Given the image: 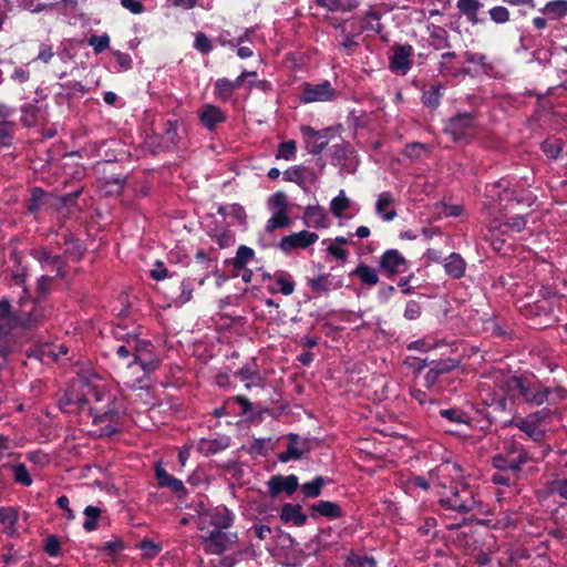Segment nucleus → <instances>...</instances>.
Returning a JSON list of instances; mask_svg holds the SVG:
<instances>
[{
  "mask_svg": "<svg viewBox=\"0 0 567 567\" xmlns=\"http://www.w3.org/2000/svg\"><path fill=\"white\" fill-rule=\"evenodd\" d=\"M499 391H506L516 409L522 405L557 406L567 400V389L561 384L549 386L535 374H506L496 381Z\"/></svg>",
  "mask_w": 567,
  "mask_h": 567,
  "instance_id": "f257e3e1",
  "label": "nucleus"
},
{
  "mask_svg": "<svg viewBox=\"0 0 567 567\" xmlns=\"http://www.w3.org/2000/svg\"><path fill=\"white\" fill-rule=\"evenodd\" d=\"M437 483L435 485L437 504L445 511L460 515L468 513L485 515L487 505L480 497L477 488L461 478L449 477L450 464L436 468Z\"/></svg>",
  "mask_w": 567,
  "mask_h": 567,
  "instance_id": "f03ea898",
  "label": "nucleus"
},
{
  "mask_svg": "<svg viewBox=\"0 0 567 567\" xmlns=\"http://www.w3.org/2000/svg\"><path fill=\"white\" fill-rule=\"evenodd\" d=\"M442 132L457 145L465 146L480 133V122L476 113L457 112L443 121Z\"/></svg>",
  "mask_w": 567,
  "mask_h": 567,
  "instance_id": "7ed1b4c3",
  "label": "nucleus"
},
{
  "mask_svg": "<svg viewBox=\"0 0 567 567\" xmlns=\"http://www.w3.org/2000/svg\"><path fill=\"white\" fill-rule=\"evenodd\" d=\"M529 462H537V458L523 443L514 439L506 441L503 451L492 457V465L495 470H511V473L519 475L523 467Z\"/></svg>",
  "mask_w": 567,
  "mask_h": 567,
  "instance_id": "20e7f679",
  "label": "nucleus"
},
{
  "mask_svg": "<svg viewBox=\"0 0 567 567\" xmlns=\"http://www.w3.org/2000/svg\"><path fill=\"white\" fill-rule=\"evenodd\" d=\"M483 404L484 406L478 409L477 412L489 425L496 422L503 424L505 420L513 417L517 411L506 391L488 393L483 400Z\"/></svg>",
  "mask_w": 567,
  "mask_h": 567,
  "instance_id": "39448f33",
  "label": "nucleus"
},
{
  "mask_svg": "<svg viewBox=\"0 0 567 567\" xmlns=\"http://www.w3.org/2000/svg\"><path fill=\"white\" fill-rule=\"evenodd\" d=\"M20 328L18 311L6 298L0 300V357L11 355L14 350L13 331Z\"/></svg>",
  "mask_w": 567,
  "mask_h": 567,
  "instance_id": "423d86ee",
  "label": "nucleus"
},
{
  "mask_svg": "<svg viewBox=\"0 0 567 567\" xmlns=\"http://www.w3.org/2000/svg\"><path fill=\"white\" fill-rule=\"evenodd\" d=\"M20 329L33 330L42 326L53 313V308L47 301L31 299L23 301L17 308Z\"/></svg>",
  "mask_w": 567,
  "mask_h": 567,
  "instance_id": "0eeeda50",
  "label": "nucleus"
},
{
  "mask_svg": "<svg viewBox=\"0 0 567 567\" xmlns=\"http://www.w3.org/2000/svg\"><path fill=\"white\" fill-rule=\"evenodd\" d=\"M238 543V534L228 529H210L203 536L204 550L209 555H223Z\"/></svg>",
  "mask_w": 567,
  "mask_h": 567,
  "instance_id": "6e6552de",
  "label": "nucleus"
},
{
  "mask_svg": "<svg viewBox=\"0 0 567 567\" xmlns=\"http://www.w3.org/2000/svg\"><path fill=\"white\" fill-rule=\"evenodd\" d=\"M300 132L306 141L308 153L319 155L329 144V140L336 135L337 128L329 126L322 130H315L309 125H302Z\"/></svg>",
  "mask_w": 567,
  "mask_h": 567,
  "instance_id": "1a4fd4ad",
  "label": "nucleus"
},
{
  "mask_svg": "<svg viewBox=\"0 0 567 567\" xmlns=\"http://www.w3.org/2000/svg\"><path fill=\"white\" fill-rule=\"evenodd\" d=\"M300 102L308 104L315 102H329L336 97V90L330 81L324 80L321 83L312 84L305 82L301 86Z\"/></svg>",
  "mask_w": 567,
  "mask_h": 567,
  "instance_id": "9d476101",
  "label": "nucleus"
},
{
  "mask_svg": "<svg viewBox=\"0 0 567 567\" xmlns=\"http://www.w3.org/2000/svg\"><path fill=\"white\" fill-rule=\"evenodd\" d=\"M125 342L115 348V353L121 360H127L126 365L132 368L135 364H138L144 372H150L154 368L151 363H146L142 361L137 353V343L138 339L135 334L126 333Z\"/></svg>",
  "mask_w": 567,
  "mask_h": 567,
  "instance_id": "9b49d317",
  "label": "nucleus"
},
{
  "mask_svg": "<svg viewBox=\"0 0 567 567\" xmlns=\"http://www.w3.org/2000/svg\"><path fill=\"white\" fill-rule=\"evenodd\" d=\"M379 268L392 279L409 270V261L398 249H386L380 257Z\"/></svg>",
  "mask_w": 567,
  "mask_h": 567,
  "instance_id": "f8f14e48",
  "label": "nucleus"
},
{
  "mask_svg": "<svg viewBox=\"0 0 567 567\" xmlns=\"http://www.w3.org/2000/svg\"><path fill=\"white\" fill-rule=\"evenodd\" d=\"M392 54L389 58V69L400 75H405L412 68L413 48L410 44L396 43L391 48Z\"/></svg>",
  "mask_w": 567,
  "mask_h": 567,
  "instance_id": "ddd939ff",
  "label": "nucleus"
},
{
  "mask_svg": "<svg viewBox=\"0 0 567 567\" xmlns=\"http://www.w3.org/2000/svg\"><path fill=\"white\" fill-rule=\"evenodd\" d=\"M121 413V405L114 395L109 398L105 404H95L90 408V414L93 417L94 424H101L104 422L118 423Z\"/></svg>",
  "mask_w": 567,
  "mask_h": 567,
  "instance_id": "4468645a",
  "label": "nucleus"
},
{
  "mask_svg": "<svg viewBox=\"0 0 567 567\" xmlns=\"http://www.w3.org/2000/svg\"><path fill=\"white\" fill-rule=\"evenodd\" d=\"M319 239L318 234L301 230L299 233H292L288 236H284L279 243V248L284 252L291 251L293 249H307L312 246Z\"/></svg>",
  "mask_w": 567,
  "mask_h": 567,
  "instance_id": "2eb2a0df",
  "label": "nucleus"
},
{
  "mask_svg": "<svg viewBox=\"0 0 567 567\" xmlns=\"http://www.w3.org/2000/svg\"><path fill=\"white\" fill-rule=\"evenodd\" d=\"M154 474L157 481V486L161 488H168L176 495L178 499L186 497L187 489L182 480L171 475L162 465L156 463L154 466Z\"/></svg>",
  "mask_w": 567,
  "mask_h": 567,
  "instance_id": "dca6fc26",
  "label": "nucleus"
},
{
  "mask_svg": "<svg viewBox=\"0 0 567 567\" xmlns=\"http://www.w3.org/2000/svg\"><path fill=\"white\" fill-rule=\"evenodd\" d=\"M503 426H513L518 429L525 434V437L533 441L534 443H543L546 439V430L535 426L525 416L513 415V417L505 420Z\"/></svg>",
  "mask_w": 567,
  "mask_h": 567,
  "instance_id": "f3484780",
  "label": "nucleus"
},
{
  "mask_svg": "<svg viewBox=\"0 0 567 567\" xmlns=\"http://www.w3.org/2000/svg\"><path fill=\"white\" fill-rule=\"evenodd\" d=\"M267 486L271 497H277L281 493L291 496L299 487V480L295 474L288 476L278 474L269 478Z\"/></svg>",
  "mask_w": 567,
  "mask_h": 567,
  "instance_id": "a211bd4d",
  "label": "nucleus"
},
{
  "mask_svg": "<svg viewBox=\"0 0 567 567\" xmlns=\"http://www.w3.org/2000/svg\"><path fill=\"white\" fill-rule=\"evenodd\" d=\"M198 120L200 124L209 132L216 131L218 125L227 120V115L223 110L213 104H204L198 111Z\"/></svg>",
  "mask_w": 567,
  "mask_h": 567,
  "instance_id": "6ab92c4d",
  "label": "nucleus"
},
{
  "mask_svg": "<svg viewBox=\"0 0 567 567\" xmlns=\"http://www.w3.org/2000/svg\"><path fill=\"white\" fill-rule=\"evenodd\" d=\"M554 312V293L545 290L543 297L523 308V313L528 318L545 317L548 318Z\"/></svg>",
  "mask_w": 567,
  "mask_h": 567,
  "instance_id": "aec40b11",
  "label": "nucleus"
},
{
  "mask_svg": "<svg viewBox=\"0 0 567 567\" xmlns=\"http://www.w3.org/2000/svg\"><path fill=\"white\" fill-rule=\"evenodd\" d=\"M308 286L317 295H329L330 291L340 289L343 286L342 279L331 275L322 274L308 279Z\"/></svg>",
  "mask_w": 567,
  "mask_h": 567,
  "instance_id": "412c9836",
  "label": "nucleus"
},
{
  "mask_svg": "<svg viewBox=\"0 0 567 567\" xmlns=\"http://www.w3.org/2000/svg\"><path fill=\"white\" fill-rule=\"evenodd\" d=\"M507 187V179L501 178L485 186L483 207L489 215L495 214V206Z\"/></svg>",
  "mask_w": 567,
  "mask_h": 567,
  "instance_id": "4be33fe9",
  "label": "nucleus"
},
{
  "mask_svg": "<svg viewBox=\"0 0 567 567\" xmlns=\"http://www.w3.org/2000/svg\"><path fill=\"white\" fill-rule=\"evenodd\" d=\"M209 525L214 529H229L235 522V514L225 505L216 506L207 513Z\"/></svg>",
  "mask_w": 567,
  "mask_h": 567,
  "instance_id": "5701e85b",
  "label": "nucleus"
},
{
  "mask_svg": "<svg viewBox=\"0 0 567 567\" xmlns=\"http://www.w3.org/2000/svg\"><path fill=\"white\" fill-rule=\"evenodd\" d=\"M50 197L51 194L41 187H32L30 189V197L23 202L25 212L29 215L37 216L48 205Z\"/></svg>",
  "mask_w": 567,
  "mask_h": 567,
  "instance_id": "b1692460",
  "label": "nucleus"
},
{
  "mask_svg": "<svg viewBox=\"0 0 567 567\" xmlns=\"http://www.w3.org/2000/svg\"><path fill=\"white\" fill-rule=\"evenodd\" d=\"M310 515L312 518L318 516L326 517L328 519H338L343 517V511L341 506L331 501L320 499L319 502L309 506Z\"/></svg>",
  "mask_w": 567,
  "mask_h": 567,
  "instance_id": "393cba45",
  "label": "nucleus"
},
{
  "mask_svg": "<svg viewBox=\"0 0 567 567\" xmlns=\"http://www.w3.org/2000/svg\"><path fill=\"white\" fill-rule=\"evenodd\" d=\"M445 274L452 279H461L466 272V261L457 252H451L443 260Z\"/></svg>",
  "mask_w": 567,
  "mask_h": 567,
  "instance_id": "a878e982",
  "label": "nucleus"
},
{
  "mask_svg": "<svg viewBox=\"0 0 567 567\" xmlns=\"http://www.w3.org/2000/svg\"><path fill=\"white\" fill-rule=\"evenodd\" d=\"M302 219L307 227L315 229H322L328 227L327 214L324 209L319 205L307 206Z\"/></svg>",
  "mask_w": 567,
  "mask_h": 567,
  "instance_id": "bb28decb",
  "label": "nucleus"
},
{
  "mask_svg": "<svg viewBox=\"0 0 567 567\" xmlns=\"http://www.w3.org/2000/svg\"><path fill=\"white\" fill-rule=\"evenodd\" d=\"M230 445V437L220 436L216 439H202L197 444V451L208 457L215 455Z\"/></svg>",
  "mask_w": 567,
  "mask_h": 567,
  "instance_id": "cd10ccee",
  "label": "nucleus"
},
{
  "mask_svg": "<svg viewBox=\"0 0 567 567\" xmlns=\"http://www.w3.org/2000/svg\"><path fill=\"white\" fill-rule=\"evenodd\" d=\"M280 519L284 523H292L295 526H303L307 523V515L299 504L286 503L281 507Z\"/></svg>",
  "mask_w": 567,
  "mask_h": 567,
  "instance_id": "c85d7f7f",
  "label": "nucleus"
},
{
  "mask_svg": "<svg viewBox=\"0 0 567 567\" xmlns=\"http://www.w3.org/2000/svg\"><path fill=\"white\" fill-rule=\"evenodd\" d=\"M275 285L268 287L270 293H282L290 296L295 291V281L291 276L285 271H277L274 275Z\"/></svg>",
  "mask_w": 567,
  "mask_h": 567,
  "instance_id": "c756f323",
  "label": "nucleus"
},
{
  "mask_svg": "<svg viewBox=\"0 0 567 567\" xmlns=\"http://www.w3.org/2000/svg\"><path fill=\"white\" fill-rule=\"evenodd\" d=\"M443 85L441 83L424 86L422 90V103L426 109L432 111L436 110L441 105L443 97Z\"/></svg>",
  "mask_w": 567,
  "mask_h": 567,
  "instance_id": "7c9ffc66",
  "label": "nucleus"
},
{
  "mask_svg": "<svg viewBox=\"0 0 567 567\" xmlns=\"http://www.w3.org/2000/svg\"><path fill=\"white\" fill-rule=\"evenodd\" d=\"M18 519L19 513L16 507H0V524L4 526L3 533L8 537H14L17 535Z\"/></svg>",
  "mask_w": 567,
  "mask_h": 567,
  "instance_id": "2f4dec72",
  "label": "nucleus"
},
{
  "mask_svg": "<svg viewBox=\"0 0 567 567\" xmlns=\"http://www.w3.org/2000/svg\"><path fill=\"white\" fill-rule=\"evenodd\" d=\"M394 203V197L390 192H383L378 196L375 203V213L384 220L391 221L396 217L395 209L388 208Z\"/></svg>",
  "mask_w": 567,
  "mask_h": 567,
  "instance_id": "473e14b6",
  "label": "nucleus"
},
{
  "mask_svg": "<svg viewBox=\"0 0 567 567\" xmlns=\"http://www.w3.org/2000/svg\"><path fill=\"white\" fill-rule=\"evenodd\" d=\"M25 354L29 359H35L42 363H45L48 359L58 361V354H55L51 343L32 346L25 351Z\"/></svg>",
  "mask_w": 567,
  "mask_h": 567,
  "instance_id": "72a5a7b5",
  "label": "nucleus"
},
{
  "mask_svg": "<svg viewBox=\"0 0 567 567\" xmlns=\"http://www.w3.org/2000/svg\"><path fill=\"white\" fill-rule=\"evenodd\" d=\"M305 450L299 447V436L297 434L290 433L288 435V444L285 452L278 455V460L282 463H287L292 460H300Z\"/></svg>",
  "mask_w": 567,
  "mask_h": 567,
  "instance_id": "f704fd0d",
  "label": "nucleus"
},
{
  "mask_svg": "<svg viewBox=\"0 0 567 567\" xmlns=\"http://www.w3.org/2000/svg\"><path fill=\"white\" fill-rule=\"evenodd\" d=\"M31 256L42 265H54L58 268V274H61V269L64 266V259L60 255H52L47 248L34 249Z\"/></svg>",
  "mask_w": 567,
  "mask_h": 567,
  "instance_id": "c9c22d12",
  "label": "nucleus"
},
{
  "mask_svg": "<svg viewBox=\"0 0 567 567\" xmlns=\"http://www.w3.org/2000/svg\"><path fill=\"white\" fill-rule=\"evenodd\" d=\"M351 276L358 277L361 284L365 286H375L379 282V276L375 269L370 266L360 262L350 274Z\"/></svg>",
  "mask_w": 567,
  "mask_h": 567,
  "instance_id": "e433bc0d",
  "label": "nucleus"
},
{
  "mask_svg": "<svg viewBox=\"0 0 567 567\" xmlns=\"http://www.w3.org/2000/svg\"><path fill=\"white\" fill-rule=\"evenodd\" d=\"M454 59H456L455 52H445L441 54V61L437 66L441 75L457 76L460 73H467V71L461 70L458 66L452 63V60Z\"/></svg>",
  "mask_w": 567,
  "mask_h": 567,
  "instance_id": "4c0bfd02",
  "label": "nucleus"
},
{
  "mask_svg": "<svg viewBox=\"0 0 567 567\" xmlns=\"http://www.w3.org/2000/svg\"><path fill=\"white\" fill-rule=\"evenodd\" d=\"M515 204H520V200L516 197V192L511 189L507 181V187L495 206V213H501L506 217V212L511 210Z\"/></svg>",
  "mask_w": 567,
  "mask_h": 567,
  "instance_id": "58836bf2",
  "label": "nucleus"
},
{
  "mask_svg": "<svg viewBox=\"0 0 567 567\" xmlns=\"http://www.w3.org/2000/svg\"><path fill=\"white\" fill-rule=\"evenodd\" d=\"M439 414L451 424L466 425L470 423L468 414L460 408L441 409Z\"/></svg>",
  "mask_w": 567,
  "mask_h": 567,
  "instance_id": "ea45409f",
  "label": "nucleus"
},
{
  "mask_svg": "<svg viewBox=\"0 0 567 567\" xmlns=\"http://www.w3.org/2000/svg\"><path fill=\"white\" fill-rule=\"evenodd\" d=\"M564 141L558 137H548L540 144V150L549 159H557L563 152Z\"/></svg>",
  "mask_w": 567,
  "mask_h": 567,
  "instance_id": "a19ab883",
  "label": "nucleus"
},
{
  "mask_svg": "<svg viewBox=\"0 0 567 567\" xmlns=\"http://www.w3.org/2000/svg\"><path fill=\"white\" fill-rule=\"evenodd\" d=\"M480 0H457L456 7L473 24L478 22L477 11L482 8Z\"/></svg>",
  "mask_w": 567,
  "mask_h": 567,
  "instance_id": "79ce46f5",
  "label": "nucleus"
},
{
  "mask_svg": "<svg viewBox=\"0 0 567 567\" xmlns=\"http://www.w3.org/2000/svg\"><path fill=\"white\" fill-rule=\"evenodd\" d=\"M378 563L372 556L350 551L344 560V567H377Z\"/></svg>",
  "mask_w": 567,
  "mask_h": 567,
  "instance_id": "37998d69",
  "label": "nucleus"
},
{
  "mask_svg": "<svg viewBox=\"0 0 567 567\" xmlns=\"http://www.w3.org/2000/svg\"><path fill=\"white\" fill-rule=\"evenodd\" d=\"M326 484V478L321 475H318L312 481L306 482L301 485V493L307 498H316L321 495L322 488Z\"/></svg>",
  "mask_w": 567,
  "mask_h": 567,
  "instance_id": "c03bdc74",
  "label": "nucleus"
},
{
  "mask_svg": "<svg viewBox=\"0 0 567 567\" xmlns=\"http://www.w3.org/2000/svg\"><path fill=\"white\" fill-rule=\"evenodd\" d=\"M542 12L550 19L558 20L567 16V0H554L546 3Z\"/></svg>",
  "mask_w": 567,
  "mask_h": 567,
  "instance_id": "a18cd8bd",
  "label": "nucleus"
},
{
  "mask_svg": "<svg viewBox=\"0 0 567 567\" xmlns=\"http://www.w3.org/2000/svg\"><path fill=\"white\" fill-rule=\"evenodd\" d=\"M21 113L20 122L24 127H33L38 124L40 107L35 103L24 104Z\"/></svg>",
  "mask_w": 567,
  "mask_h": 567,
  "instance_id": "49530a36",
  "label": "nucleus"
},
{
  "mask_svg": "<svg viewBox=\"0 0 567 567\" xmlns=\"http://www.w3.org/2000/svg\"><path fill=\"white\" fill-rule=\"evenodd\" d=\"M236 375L240 378L241 381H251L252 383H246V389H250L252 384L261 385L262 379L258 369L251 367L250 364H245L239 370H237Z\"/></svg>",
  "mask_w": 567,
  "mask_h": 567,
  "instance_id": "de8ad7c7",
  "label": "nucleus"
},
{
  "mask_svg": "<svg viewBox=\"0 0 567 567\" xmlns=\"http://www.w3.org/2000/svg\"><path fill=\"white\" fill-rule=\"evenodd\" d=\"M254 256L255 251L252 248L241 245L238 247L236 256L231 259V265L236 270L245 269Z\"/></svg>",
  "mask_w": 567,
  "mask_h": 567,
  "instance_id": "09e8293b",
  "label": "nucleus"
},
{
  "mask_svg": "<svg viewBox=\"0 0 567 567\" xmlns=\"http://www.w3.org/2000/svg\"><path fill=\"white\" fill-rule=\"evenodd\" d=\"M290 224V217L288 216L287 209H279L275 212L271 218L266 224V231L272 233L276 229L288 227Z\"/></svg>",
  "mask_w": 567,
  "mask_h": 567,
  "instance_id": "8fccbe9b",
  "label": "nucleus"
},
{
  "mask_svg": "<svg viewBox=\"0 0 567 567\" xmlns=\"http://www.w3.org/2000/svg\"><path fill=\"white\" fill-rule=\"evenodd\" d=\"M85 520L83 523V528L85 532H93L97 528V522L101 518L102 509L100 507L87 505L84 508Z\"/></svg>",
  "mask_w": 567,
  "mask_h": 567,
  "instance_id": "3c124183",
  "label": "nucleus"
},
{
  "mask_svg": "<svg viewBox=\"0 0 567 567\" xmlns=\"http://www.w3.org/2000/svg\"><path fill=\"white\" fill-rule=\"evenodd\" d=\"M16 124L11 121H0V148L13 145Z\"/></svg>",
  "mask_w": 567,
  "mask_h": 567,
  "instance_id": "603ef678",
  "label": "nucleus"
},
{
  "mask_svg": "<svg viewBox=\"0 0 567 567\" xmlns=\"http://www.w3.org/2000/svg\"><path fill=\"white\" fill-rule=\"evenodd\" d=\"M234 89L230 84V80L227 78H220L214 83V94L219 100L227 102L234 94Z\"/></svg>",
  "mask_w": 567,
  "mask_h": 567,
  "instance_id": "864d4df0",
  "label": "nucleus"
},
{
  "mask_svg": "<svg viewBox=\"0 0 567 567\" xmlns=\"http://www.w3.org/2000/svg\"><path fill=\"white\" fill-rule=\"evenodd\" d=\"M178 128V121L177 120H167L164 123V130H163V140L165 143L169 144L171 146L175 147L179 143V134L177 132Z\"/></svg>",
  "mask_w": 567,
  "mask_h": 567,
  "instance_id": "5fc2aeb1",
  "label": "nucleus"
},
{
  "mask_svg": "<svg viewBox=\"0 0 567 567\" xmlns=\"http://www.w3.org/2000/svg\"><path fill=\"white\" fill-rule=\"evenodd\" d=\"M554 412L549 408H543L535 412L529 413L525 417L529 420L535 426L539 429H545L544 426L550 423L553 419Z\"/></svg>",
  "mask_w": 567,
  "mask_h": 567,
  "instance_id": "6e6d98bb",
  "label": "nucleus"
},
{
  "mask_svg": "<svg viewBox=\"0 0 567 567\" xmlns=\"http://www.w3.org/2000/svg\"><path fill=\"white\" fill-rule=\"evenodd\" d=\"M519 478H520V475L511 473V470H497L491 476V481L495 485H502V486H508V487L512 485H515Z\"/></svg>",
  "mask_w": 567,
  "mask_h": 567,
  "instance_id": "4d7b16f0",
  "label": "nucleus"
},
{
  "mask_svg": "<svg viewBox=\"0 0 567 567\" xmlns=\"http://www.w3.org/2000/svg\"><path fill=\"white\" fill-rule=\"evenodd\" d=\"M53 277L50 276H41L38 279L35 292L32 299L47 301V297L52 291Z\"/></svg>",
  "mask_w": 567,
  "mask_h": 567,
  "instance_id": "13d9d810",
  "label": "nucleus"
},
{
  "mask_svg": "<svg viewBox=\"0 0 567 567\" xmlns=\"http://www.w3.org/2000/svg\"><path fill=\"white\" fill-rule=\"evenodd\" d=\"M12 474H13L14 482L22 486L28 487V486H31L33 483V480H32L25 464H23V463L16 462V465L13 466V470H12Z\"/></svg>",
  "mask_w": 567,
  "mask_h": 567,
  "instance_id": "bf43d9fd",
  "label": "nucleus"
},
{
  "mask_svg": "<svg viewBox=\"0 0 567 567\" xmlns=\"http://www.w3.org/2000/svg\"><path fill=\"white\" fill-rule=\"evenodd\" d=\"M181 293L175 298L176 306H183L189 302L193 298L194 284L190 278L184 279L179 286Z\"/></svg>",
  "mask_w": 567,
  "mask_h": 567,
  "instance_id": "052dcab7",
  "label": "nucleus"
},
{
  "mask_svg": "<svg viewBox=\"0 0 567 567\" xmlns=\"http://www.w3.org/2000/svg\"><path fill=\"white\" fill-rule=\"evenodd\" d=\"M137 548L143 550V557L146 559L155 558L163 549L159 543H155L148 538H144L137 545Z\"/></svg>",
  "mask_w": 567,
  "mask_h": 567,
  "instance_id": "680f3d73",
  "label": "nucleus"
},
{
  "mask_svg": "<svg viewBox=\"0 0 567 567\" xmlns=\"http://www.w3.org/2000/svg\"><path fill=\"white\" fill-rule=\"evenodd\" d=\"M350 206V200L346 197L344 192L341 190L338 196H336L330 203V210L333 216L337 218L342 217L343 212L347 210Z\"/></svg>",
  "mask_w": 567,
  "mask_h": 567,
  "instance_id": "e2e57ef3",
  "label": "nucleus"
},
{
  "mask_svg": "<svg viewBox=\"0 0 567 567\" xmlns=\"http://www.w3.org/2000/svg\"><path fill=\"white\" fill-rule=\"evenodd\" d=\"M297 153V143L293 140H289L279 144L278 153L276 155L277 158H282L286 161H291L296 157Z\"/></svg>",
  "mask_w": 567,
  "mask_h": 567,
  "instance_id": "0e129e2a",
  "label": "nucleus"
},
{
  "mask_svg": "<svg viewBox=\"0 0 567 567\" xmlns=\"http://www.w3.org/2000/svg\"><path fill=\"white\" fill-rule=\"evenodd\" d=\"M305 172L306 167L302 165L291 167L284 172V179L287 182H293L297 183L298 185H301L305 182Z\"/></svg>",
  "mask_w": 567,
  "mask_h": 567,
  "instance_id": "69168bd1",
  "label": "nucleus"
},
{
  "mask_svg": "<svg viewBox=\"0 0 567 567\" xmlns=\"http://www.w3.org/2000/svg\"><path fill=\"white\" fill-rule=\"evenodd\" d=\"M89 44L93 48L95 54H100L104 52L110 45V37L107 34L103 35H91L89 38Z\"/></svg>",
  "mask_w": 567,
  "mask_h": 567,
  "instance_id": "338daca9",
  "label": "nucleus"
},
{
  "mask_svg": "<svg viewBox=\"0 0 567 567\" xmlns=\"http://www.w3.org/2000/svg\"><path fill=\"white\" fill-rule=\"evenodd\" d=\"M549 491L567 501V478H555L549 483Z\"/></svg>",
  "mask_w": 567,
  "mask_h": 567,
  "instance_id": "774afa93",
  "label": "nucleus"
}]
</instances>
